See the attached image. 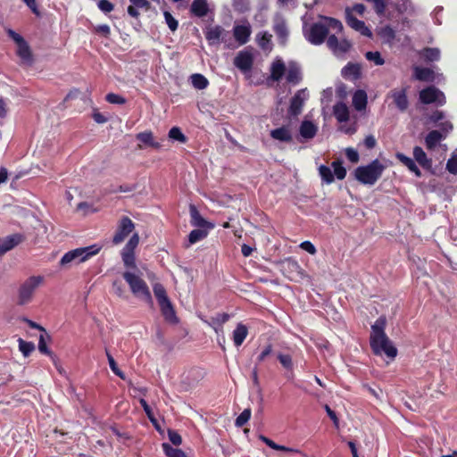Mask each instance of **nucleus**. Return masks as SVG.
<instances>
[{"label":"nucleus","mask_w":457,"mask_h":457,"mask_svg":"<svg viewBox=\"0 0 457 457\" xmlns=\"http://www.w3.org/2000/svg\"><path fill=\"white\" fill-rule=\"evenodd\" d=\"M388 96L394 100V104L400 112H405L409 106L407 98V88L393 89L388 93Z\"/></svg>","instance_id":"nucleus-16"},{"label":"nucleus","mask_w":457,"mask_h":457,"mask_svg":"<svg viewBox=\"0 0 457 457\" xmlns=\"http://www.w3.org/2000/svg\"><path fill=\"white\" fill-rule=\"evenodd\" d=\"M229 320L228 313H218L210 320L202 319V320L210 327L223 326Z\"/></svg>","instance_id":"nucleus-37"},{"label":"nucleus","mask_w":457,"mask_h":457,"mask_svg":"<svg viewBox=\"0 0 457 457\" xmlns=\"http://www.w3.org/2000/svg\"><path fill=\"white\" fill-rule=\"evenodd\" d=\"M273 30L276 33L280 43L283 45L286 44L288 38L289 31L287 29V21L282 15L277 14L274 17Z\"/></svg>","instance_id":"nucleus-15"},{"label":"nucleus","mask_w":457,"mask_h":457,"mask_svg":"<svg viewBox=\"0 0 457 457\" xmlns=\"http://www.w3.org/2000/svg\"><path fill=\"white\" fill-rule=\"evenodd\" d=\"M189 212L191 217V225L197 228H205L207 229H212L214 228V225L208 222L206 220H204L200 212H198L197 208L190 204L189 206Z\"/></svg>","instance_id":"nucleus-18"},{"label":"nucleus","mask_w":457,"mask_h":457,"mask_svg":"<svg viewBox=\"0 0 457 457\" xmlns=\"http://www.w3.org/2000/svg\"><path fill=\"white\" fill-rule=\"evenodd\" d=\"M271 35L268 32H260L256 35V42L258 46L263 49H269L270 45Z\"/></svg>","instance_id":"nucleus-41"},{"label":"nucleus","mask_w":457,"mask_h":457,"mask_svg":"<svg viewBox=\"0 0 457 457\" xmlns=\"http://www.w3.org/2000/svg\"><path fill=\"white\" fill-rule=\"evenodd\" d=\"M444 138H445V137L443 135V133H441L440 131H438V130L430 131L425 138V143H426L427 148L430 149V150L434 149L437 145V144Z\"/></svg>","instance_id":"nucleus-35"},{"label":"nucleus","mask_w":457,"mask_h":457,"mask_svg":"<svg viewBox=\"0 0 457 457\" xmlns=\"http://www.w3.org/2000/svg\"><path fill=\"white\" fill-rule=\"evenodd\" d=\"M286 71V65L281 59L274 61L270 66V79L273 81H279Z\"/></svg>","instance_id":"nucleus-24"},{"label":"nucleus","mask_w":457,"mask_h":457,"mask_svg":"<svg viewBox=\"0 0 457 457\" xmlns=\"http://www.w3.org/2000/svg\"><path fill=\"white\" fill-rule=\"evenodd\" d=\"M17 47V54L21 59L22 63L31 65L33 62V56L30 47L25 39L19 43Z\"/></svg>","instance_id":"nucleus-21"},{"label":"nucleus","mask_w":457,"mask_h":457,"mask_svg":"<svg viewBox=\"0 0 457 457\" xmlns=\"http://www.w3.org/2000/svg\"><path fill=\"white\" fill-rule=\"evenodd\" d=\"M414 78L420 81L433 82L436 79V74L429 68L414 67Z\"/></svg>","instance_id":"nucleus-22"},{"label":"nucleus","mask_w":457,"mask_h":457,"mask_svg":"<svg viewBox=\"0 0 457 457\" xmlns=\"http://www.w3.org/2000/svg\"><path fill=\"white\" fill-rule=\"evenodd\" d=\"M132 4H134L137 9H145L149 10L150 9V2L147 0H129Z\"/></svg>","instance_id":"nucleus-63"},{"label":"nucleus","mask_w":457,"mask_h":457,"mask_svg":"<svg viewBox=\"0 0 457 457\" xmlns=\"http://www.w3.org/2000/svg\"><path fill=\"white\" fill-rule=\"evenodd\" d=\"M137 139H138L140 142L144 143L145 145L153 146L154 148H159L161 145L159 143L155 142L154 139V135L152 131L146 130L144 132H140L137 135Z\"/></svg>","instance_id":"nucleus-38"},{"label":"nucleus","mask_w":457,"mask_h":457,"mask_svg":"<svg viewBox=\"0 0 457 457\" xmlns=\"http://www.w3.org/2000/svg\"><path fill=\"white\" fill-rule=\"evenodd\" d=\"M333 113L339 122H345L349 120V108L343 102H339L334 105Z\"/></svg>","instance_id":"nucleus-29"},{"label":"nucleus","mask_w":457,"mask_h":457,"mask_svg":"<svg viewBox=\"0 0 457 457\" xmlns=\"http://www.w3.org/2000/svg\"><path fill=\"white\" fill-rule=\"evenodd\" d=\"M270 137L280 142H290L292 134L287 127H280L270 131Z\"/></svg>","instance_id":"nucleus-30"},{"label":"nucleus","mask_w":457,"mask_h":457,"mask_svg":"<svg viewBox=\"0 0 457 457\" xmlns=\"http://www.w3.org/2000/svg\"><path fill=\"white\" fill-rule=\"evenodd\" d=\"M386 324V318L379 317L371 326L370 347L377 355L385 353L389 358H395L397 355V349L385 333Z\"/></svg>","instance_id":"nucleus-1"},{"label":"nucleus","mask_w":457,"mask_h":457,"mask_svg":"<svg viewBox=\"0 0 457 457\" xmlns=\"http://www.w3.org/2000/svg\"><path fill=\"white\" fill-rule=\"evenodd\" d=\"M106 356H107L109 366H110L112 371L116 376H118L121 379L125 380L126 379L125 374L119 369L114 358L112 356V354L108 351H106Z\"/></svg>","instance_id":"nucleus-46"},{"label":"nucleus","mask_w":457,"mask_h":457,"mask_svg":"<svg viewBox=\"0 0 457 457\" xmlns=\"http://www.w3.org/2000/svg\"><path fill=\"white\" fill-rule=\"evenodd\" d=\"M286 79L288 83L293 85L300 83L302 80V72L300 67L296 63H289Z\"/></svg>","instance_id":"nucleus-25"},{"label":"nucleus","mask_w":457,"mask_h":457,"mask_svg":"<svg viewBox=\"0 0 457 457\" xmlns=\"http://www.w3.org/2000/svg\"><path fill=\"white\" fill-rule=\"evenodd\" d=\"M308 96L306 89L298 90L291 99L288 113L292 116L299 115Z\"/></svg>","instance_id":"nucleus-14"},{"label":"nucleus","mask_w":457,"mask_h":457,"mask_svg":"<svg viewBox=\"0 0 457 457\" xmlns=\"http://www.w3.org/2000/svg\"><path fill=\"white\" fill-rule=\"evenodd\" d=\"M234 65L244 73L249 72L253 65V54L245 49L237 53L233 62Z\"/></svg>","instance_id":"nucleus-12"},{"label":"nucleus","mask_w":457,"mask_h":457,"mask_svg":"<svg viewBox=\"0 0 457 457\" xmlns=\"http://www.w3.org/2000/svg\"><path fill=\"white\" fill-rule=\"evenodd\" d=\"M168 436H169L170 441L174 445H181L182 438H181L180 435L177 431L172 430V429H169L168 430Z\"/></svg>","instance_id":"nucleus-58"},{"label":"nucleus","mask_w":457,"mask_h":457,"mask_svg":"<svg viewBox=\"0 0 457 457\" xmlns=\"http://www.w3.org/2000/svg\"><path fill=\"white\" fill-rule=\"evenodd\" d=\"M396 10L400 13H412L415 9L411 0H398L396 4Z\"/></svg>","instance_id":"nucleus-42"},{"label":"nucleus","mask_w":457,"mask_h":457,"mask_svg":"<svg viewBox=\"0 0 457 457\" xmlns=\"http://www.w3.org/2000/svg\"><path fill=\"white\" fill-rule=\"evenodd\" d=\"M365 57L367 60L373 62L376 65H383L385 63V60L378 51L367 52Z\"/></svg>","instance_id":"nucleus-51"},{"label":"nucleus","mask_w":457,"mask_h":457,"mask_svg":"<svg viewBox=\"0 0 457 457\" xmlns=\"http://www.w3.org/2000/svg\"><path fill=\"white\" fill-rule=\"evenodd\" d=\"M19 350L22 353L24 357H28L35 350V345L32 342L25 341L22 338L18 339Z\"/></svg>","instance_id":"nucleus-43"},{"label":"nucleus","mask_w":457,"mask_h":457,"mask_svg":"<svg viewBox=\"0 0 457 457\" xmlns=\"http://www.w3.org/2000/svg\"><path fill=\"white\" fill-rule=\"evenodd\" d=\"M346 12V23L349 27L353 29L354 30L360 32L361 35L366 36L368 37H371L372 33L370 29L365 25L364 21L358 20L354 17L350 9L345 10Z\"/></svg>","instance_id":"nucleus-17"},{"label":"nucleus","mask_w":457,"mask_h":457,"mask_svg":"<svg viewBox=\"0 0 457 457\" xmlns=\"http://www.w3.org/2000/svg\"><path fill=\"white\" fill-rule=\"evenodd\" d=\"M97 5L104 12H110L113 10V4L108 0H99Z\"/></svg>","instance_id":"nucleus-60"},{"label":"nucleus","mask_w":457,"mask_h":457,"mask_svg":"<svg viewBox=\"0 0 457 457\" xmlns=\"http://www.w3.org/2000/svg\"><path fill=\"white\" fill-rule=\"evenodd\" d=\"M378 34L387 41H391L395 37V32L390 26L381 28Z\"/></svg>","instance_id":"nucleus-53"},{"label":"nucleus","mask_w":457,"mask_h":457,"mask_svg":"<svg viewBox=\"0 0 457 457\" xmlns=\"http://www.w3.org/2000/svg\"><path fill=\"white\" fill-rule=\"evenodd\" d=\"M248 335V328L245 325L238 323L232 333L234 345L240 346Z\"/></svg>","instance_id":"nucleus-26"},{"label":"nucleus","mask_w":457,"mask_h":457,"mask_svg":"<svg viewBox=\"0 0 457 457\" xmlns=\"http://www.w3.org/2000/svg\"><path fill=\"white\" fill-rule=\"evenodd\" d=\"M44 277L31 276L24 280L18 288L17 303L26 305L29 303L37 289L43 284Z\"/></svg>","instance_id":"nucleus-6"},{"label":"nucleus","mask_w":457,"mask_h":457,"mask_svg":"<svg viewBox=\"0 0 457 457\" xmlns=\"http://www.w3.org/2000/svg\"><path fill=\"white\" fill-rule=\"evenodd\" d=\"M203 228L193 229L188 235V241L191 245L195 244L207 237L208 231Z\"/></svg>","instance_id":"nucleus-40"},{"label":"nucleus","mask_w":457,"mask_h":457,"mask_svg":"<svg viewBox=\"0 0 457 457\" xmlns=\"http://www.w3.org/2000/svg\"><path fill=\"white\" fill-rule=\"evenodd\" d=\"M353 105L357 111H362L367 105V94L364 90H356L353 96Z\"/></svg>","instance_id":"nucleus-31"},{"label":"nucleus","mask_w":457,"mask_h":457,"mask_svg":"<svg viewBox=\"0 0 457 457\" xmlns=\"http://www.w3.org/2000/svg\"><path fill=\"white\" fill-rule=\"evenodd\" d=\"M129 286L131 293L138 299L153 305V298L146 282L137 274L131 271H125L122 275Z\"/></svg>","instance_id":"nucleus-4"},{"label":"nucleus","mask_w":457,"mask_h":457,"mask_svg":"<svg viewBox=\"0 0 457 457\" xmlns=\"http://www.w3.org/2000/svg\"><path fill=\"white\" fill-rule=\"evenodd\" d=\"M205 38L210 45H219L224 43L227 48H234L229 32L220 25L208 27L205 31Z\"/></svg>","instance_id":"nucleus-8"},{"label":"nucleus","mask_w":457,"mask_h":457,"mask_svg":"<svg viewBox=\"0 0 457 457\" xmlns=\"http://www.w3.org/2000/svg\"><path fill=\"white\" fill-rule=\"evenodd\" d=\"M395 156L403 165H405L411 172H413L416 175V177H421V171L416 165L414 160L404 155L402 153H397Z\"/></svg>","instance_id":"nucleus-32"},{"label":"nucleus","mask_w":457,"mask_h":457,"mask_svg":"<svg viewBox=\"0 0 457 457\" xmlns=\"http://www.w3.org/2000/svg\"><path fill=\"white\" fill-rule=\"evenodd\" d=\"M333 168V171L331 169L326 165L321 164L319 167V174L321 178V180L326 184H331L334 182L335 177L342 180L346 176V170L342 164V161L337 160L334 161L331 164Z\"/></svg>","instance_id":"nucleus-7"},{"label":"nucleus","mask_w":457,"mask_h":457,"mask_svg":"<svg viewBox=\"0 0 457 457\" xmlns=\"http://www.w3.org/2000/svg\"><path fill=\"white\" fill-rule=\"evenodd\" d=\"M139 403H140L141 406L143 407L145 412L146 413L147 417L149 418V420L152 421V423L154 425V427L157 429H159V427L156 423V420L154 418L152 410H151L150 406L148 405L147 402L142 398V399H140Z\"/></svg>","instance_id":"nucleus-57"},{"label":"nucleus","mask_w":457,"mask_h":457,"mask_svg":"<svg viewBox=\"0 0 457 457\" xmlns=\"http://www.w3.org/2000/svg\"><path fill=\"white\" fill-rule=\"evenodd\" d=\"M280 364L287 370L293 369V361L292 357L289 354L278 353L277 355Z\"/></svg>","instance_id":"nucleus-50"},{"label":"nucleus","mask_w":457,"mask_h":457,"mask_svg":"<svg viewBox=\"0 0 457 457\" xmlns=\"http://www.w3.org/2000/svg\"><path fill=\"white\" fill-rule=\"evenodd\" d=\"M317 131V126L310 120H303L299 128L300 136L305 140L313 138Z\"/></svg>","instance_id":"nucleus-23"},{"label":"nucleus","mask_w":457,"mask_h":457,"mask_svg":"<svg viewBox=\"0 0 457 457\" xmlns=\"http://www.w3.org/2000/svg\"><path fill=\"white\" fill-rule=\"evenodd\" d=\"M282 269L284 271L288 272L287 277L293 279L295 274H301L302 269L298 262L294 259H287L282 262Z\"/></svg>","instance_id":"nucleus-28"},{"label":"nucleus","mask_w":457,"mask_h":457,"mask_svg":"<svg viewBox=\"0 0 457 457\" xmlns=\"http://www.w3.org/2000/svg\"><path fill=\"white\" fill-rule=\"evenodd\" d=\"M232 6L238 12H245L249 9V0H233Z\"/></svg>","instance_id":"nucleus-52"},{"label":"nucleus","mask_w":457,"mask_h":457,"mask_svg":"<svg viewBox=\"0 0 457 457\" xmlns=\"http://www.w3.org/2000/svg\"><path fill=\"white\" fill-rule=\"evenodd\" d=\"M341 75L345 79L355 81L361 78V65L348 62L341 71Z\"/></svg>","instance_id":"nucleus-20"},{"label":"nucleus","mask_w":457,"mask_h":457,"mask_svg":"<svg viewBox=\"0 0 457 457\" xmlns=\"http://www.w3.org/2000/svg\"><path fill=\"white\" fill-rule=\"evenodd\" d=\"M191 12L196 17H204L208 12V4L206 0H194L191 7Z\"/></svg>","instance_id":"nucleus-33"},{"label":"nucleus","mask_w":457,"mask_h":457,"mask_svg":"<svg viewBox=\"0 0 457 457\" xmlns=\"http://www.w3.org/2000/svg\"><path fill=\"white\" fill-rule=\"evenodd\" d=\"M414 160L423 168L430 169L432 166V160L428 158L426 153L420 146L413 148Z\"/></svg>","instance_id":"nucleus-27"},{"label":"nucleus","mask_w":457,"mask_h":457,"mask_svg":"<svg viewBox=\"0 0 457 457\" xmlns=\"http://www.w3.org/2000/svg\"><path fill=\"white\" fill-rule=\"evenodd\" d=\"M73 261H77L78 262H85L83 255L80 252V248H76L74 250L69 251L66 253L61 259V265H66L71 263Z\"/></svg>","instance_id":"nucleus-34"},{"label":"nucleus","mask_w":457,"mask_h":457,"mask_svg":"<svg viewBox=\"0 0 457 457\" xmlns=\"http://www.w3.org/2000/svg\"><path fill=\"white\" fill-rule=\"evenodd\" d=\"M165 21L171 31H175L178 29L179 22L178 21L171 15L170 12L165 11L164 13Z\"/></svg>","instance_id":"nucleus-54"},{"label":"nucleus","mask_w":457,"mask_h":457,"mask_svg":"<svg viewBox=\"0 0 457 457\" xmlns=\"http://www.w3.org/2000/svg\"><path fill=\"white\" fill-rule=\"evenodd\" d=\"M121 257L122 261L124 262V265L126 267L135 268L136 267V261H135V254L134 252L129 251H121Z\"/></svg>","instance_id":"nucleus-49"},{"label":"nucleus","mask_w":457,"mask_h":457,"mask_svg":"<svg viewBox=\"0 0 457 457\" xmlns=\"http://www.w3.org/2000/svg\"><path fill=\"white\" fill-rule=\"evenodd\" d=\"M251 409H245L235 420V425L237 428H242L245 425L251 418Z\"/></svg>","instance_id":"nucleus-47"},{"label":"nucleus","mask_w":457,"mask_h":457,"mask_svg":"<svg viewBox=\"0 0 457 457\" xmlns=\"http://www.w3.org/2000/svg\"><path fill=\"white\" fill-rule=\"evenodd\" d=\"M446 170L452 174H457V157H451L446 163Z\"/></svg>","instance_id":"nucleus-59"},{"label":"nucleus","mask_w":457,"mask_h":457,"mask_svg":"<svg viewBox=\"0 0 457 457\" xmlns=\"http://www.w3.org/2000/svg\"><path fill=\"white\" fill-rule=\"evenodd\" d=\"M419 98L424 104H436L442 106L446 102L445 94L434 86L422 89L420 92Z\"/></svg>","instance_id":"nucleus-9"},{"label":"nucleus","mask_w":457,"mask_h":457,"mask_svg":"<svg viewBox=\"0 0 457 457\" xmlns=\"http://www.w3.org/2000/svg\"><path fill=\"white\" fill-rule=\"evenodd\" d=\"M153 291L164 320L170 324H178L179 321V318L176 315L173 304L168 297L164 287L160 283H155L153 286Z\"/></svg>","instance_id":"nucleus-5"},{"label":"nucleus","mask_w":457,"mask_h":457,"mask_svg":"<svg viewBox=\"0 0 457 457\" xmlns=\"http://www.w3.org/2000/svg\"><path fill=\"white\" fill-rule=\"evenodd\" d=\"M272 353V345L270 344L267 345L264 349L262 351L257 360L259 362L263 361L268 355Z\"/></svg>","instance_id":"nucleus-64"},{"label":"nucleus","mask_w":457,"mask_h":457,"mask_svg":"<svg viewBox=\"0 0 457 457\" xmlns=\"http://www.w3.org/2000/svg\"><path fill=\"white\" fill-rule=\"evenodd\" d=\"M135 225L129 217H122L112 242L116 245L120 244L133 231Z\"/></svg>","instance_id":"nucleus-13"},{"label":"nucleus","mask_w":457,"mask_h":457,"mask_svg":"<svg viewBox=\"0 0 457 457\" xmlns=\"http://www.w3.org/2000/svg\"><path fill=\"white\" fill-rule=\"evenodd\" d=\"M386 166L378 159L365 166H360L354 170L355 179L363 185H374L382 176Z\"/></svg>","instance_id":"nucleus-3"},{"label":"nucleus","mask_w":457,"mask_h":457,"mask_svg":"<svg viewBox=\"0 0 457 457\" xmlns=\"http://www.w3.org/2000/svg\"><path fill=\"white\" fill-rule=\"evenodd\" d=\"M330 29L341 32L343 24L337 19L322 17L320 21L303 27V36L310 44L320 46L329 37L328 31Z\"/></svg>","instance_id":"nucleus-2"},{"label":"nucleus","mask_w":457,"mask_h":457,"mask_svg":"<svg viewBox=\"0 0 457 457\" xmlns=\"http://www.w3.org/2000/svg\"><path fill=\"white\" fill-rule=\"evenodd\" d=\"M420 54L426 62H436L441 57V52L439 48L436 47H425Z\"/></svg>","instance_id":"nucleus-36"},{"label":"nucleus","mask_w":457,"mask_h":457,"mask_svg":"<svg viewBox=\"0 0 457 457\" xmlns=\"http://www.w3.org/2000/svg\"><path fill=\"white\" fill-rule=\"evenodd\" d=\"M22 241V236L20 234H14L5 237L0 239V254H4L6 252L12 250L14 246L19 245Z\"/></svg>","instance_id":"nucleus-19"},{"label":"nucleus","mask_w":457,"mask_h":457,"mask_svg":"<svg viewBox=\"0 0 457 457\" xmlns=\"http://www.w3.org/2000/svg\"><path fill=\"white\" fill-rule=\"evenodd\" d=\"M169 137L179 143H186L187 137L178 127H173L169 131Z\"/></svg>","instance_id":"nucleus-48"},{"label":"nucleus","mask_w":457,"mask_h":457,"mask_svg":"<svg viewBox=\"0 0 457 457\" xmlns=\"http://www.w3.org/2000/svg\"><path fill=\"white\" fill-rule=\"evenodd\" d=\"M345 155L347 159L353 163H356L359 161V154L353 148H346Z\"/></svg>","instance_id":"nucleus-61"},{"label":"nucleus","mask_w":457,"mask_h":457,"mask_svg":"<svg viewBox=\"0 0 457 457\" xmlns=\"http://www.w3.org/2000/svg\"><path fill=\"white\" fill-rule=\"evenodd\" d=\"M101 250V247L97 245H92L86 247H80V252L83 255L84 261H87L90 257L97 254L99 251Z\"/></svg>","instance_id":"nucleus-45"},{"label":"nucleus","mask_w":457,"mask_h":457,"mask_svg":"<svg viewBox=\"0 0 457 457\" xmlns=\"http://www.w3.org/2000/svg\"><path fill=\"white\" fill-rule=\"evenodd\" d=\"M232 32L236 42L239 46H244L250 40L252 27L247 20H243L235 23Z\"/></svg>","instance_id":"nucleus-10"},{"label":"nucleus","mask_w":457,"mask_h":457,"mask_svg":"<svg viewBox=\"0 0 457 457\" xmlns=\"http://www.w3.org/2000/svg\"><path fill=\"white\" fill-rule=\"evenodd\" d=\"M105 99L108 103L113 104H123L126 103V99L123 96L114 93L107 94Z\"/></svg>","instance_id":"nucleus-56"},{"label":"nucleus","mask_w":457,"mask_h":457,"mask_svg":"<svg viewBox=\"0 0 457 457\" xmlns=\"http://www.w3.org/2000/svg\"><path fill=\"white\" fill-rule=\"evenodd\" d=\"M190 80L193 87L200 90L206 88L209 85L208 79L200 73H195L191 75Z\"/></svg>","instance_id":"nucleus-39"},{"label":"nucleus","mask_w":457,"mask_h":457,"mask_svg":"<svg viewBox=\"0 0 457 457\" xmlns=\"http://www.w3.org/2000/svg\"><path fill=\"white\" fill-rule=\"evenodd\" d=\"M162 446L168 457H187L186 453L181 449L173 448L168 443H163Z\"/></svg>","instance_id":"nucleus-44"},{"label":"nucleus","mask_w":457,"mask_h":457,"mask_svg":"<svg viewBox=\"0 0 457 457\" xmlns=\"http://www.w3.org/2000/svg\"><path fill=\"white\" fill-rule=\"evenodd\" d=\"M327 46L337 57L345 55L352 47L349 40H339L335 35H330L327 39Z\"/></svg>","instance_id":"nucleus-11"},{"label":"nucleus","mask_w":457,"mask_h":457,"mask_svg":"<svg viewBox=\"0 0 457 457\" xmlns=\"http://www.w3.org/2000/svg\"><path fill=\"white\" fill-rule=\"evenodd\" d=\"M139 243V236L137 233H135L125 245L122 250L134 252L135 248L138 245Z\"/></svg>","instance_id":"nucleus-55"},{"label":"nucleus","mask_w":457,"mask_h":457,"mask_svg":"<svg viewBox=\"0 0 457 457\" xmlns=\"http://www.w3.org/2000/svg\"><path fill=\"white\" fill-rule=\"evenodd\" d=\"M300 247L309 253L310 254H315L317 250L314 245L310 241H303L300 244Z\"/></svg>","instance_id":"nucleus-62"}]
</instances>
